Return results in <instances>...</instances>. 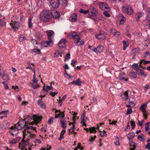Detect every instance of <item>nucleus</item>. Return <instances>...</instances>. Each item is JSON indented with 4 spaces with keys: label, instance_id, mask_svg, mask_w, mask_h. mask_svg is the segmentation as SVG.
<instances>
[{
    "label": "nucleus",
    "instance_id": "obj_45",
    "mask_svg": "<svg viewBox=\"0 0 150 150\" xmlns=\"http://www.w3.org/2000/svg\"><path fill=\"white\" fill-rule=\"evenodd\" d=\"M32 20V18H30L29 19L28 21V27L30 28H31L33 27L32 24L31 23V21Z\"/></svg>",
    "mask_w": 150,
    "mask_h": 150
},
{
    "label": "nucleus",
    "instance_id": "obj_48",
    "mask_svg": "<svg viewBox=\"0 0 150 150\" xmlns=\"http://www.w3.org/2000/svg\"><path fill=\"white\" fill-rule=\"evenodd\" d=\"M132 110L131 108H128L127 110V112L126 113V115H128L131 113L132 112Z\"/></svg>",
    "mask_w": 150,
    "mask_h": 150
},
{
    "label": "nucleus",
    "instance_id": "obj_53",
    "mask_svg": "<svg viewBox=\"0 0 150 150\" xmlns=\"http://www.w3.org/2000/svg\"><path fill=\"white\" fill-rule=\"evenodd\" d=\"M54 119V118L53 117H51L48 120V123L49 124H50L51 123L53 122Z\"/></svg>",
    "mask_w": 150,
    "mask_h": 150
},
{
    "label": "nucleus",
    "instance_id": "obj_6",
    "mask_svg": "<svg viewBox=\"0 0 150 150\" xmlns=\"http://www.w3.org/2000/svg\"><path fill=\"white\" fill-rule=\"evenodd\" d=\"M97 11L93 7H91L88 10V15L90 16H94L96 15Z\"/></svg>",
    "mask_w": 150,
    "mask_h": 150
},
{
    "label": "nucleus",
    "instance_id": "obj_18",
    "mask_svg": "<svg viewBox=\"0 0 150 150\" xmlns=\"http://www.w3.org/2000/svg\"><path fill=\"white\" fill-rule=\"evenodd\" d=\"M20 139V138L19 137H17L16 138L13 139H12L10 140L9 142L10 143L12 144H14L16 143L17 141H18Z\"/></svg>",
    "mask_w": 150,
    "mask_h": 150
},
{
    "label": "nucleus",
    "instance_id": "obj_38",
    "mask_svg": "<svg viewBox=\"0 0 150 150\" xmlns=\"http://www.w3.org/2000/svg\"><path fill=\"white\" fill-rule=\"evenodd\" d=\"M135 143L132 142V144H130V146L131 147H132V148H131L130 150H135L136 147L134 145Z\"/></svg>",
    "mask_w": 150,
    "mask_h": 150
},
{
    "label": "nucleus",
    "instance_id": "obj_46",
    "mask_svg": "<svg viewBox=\"0 0 150 150\" xmlns=\"http://www.w3.org/2000/svg\"><path fill=\"white\" fill-rule=\"evenodd\" d=\"M124 98L126 100H127L128 98V93L127 91H125L124 93Z\"/></svg>",
    "mask_w": 150,
    "mask_h": 150
},
{
    "label": "nucleus",
    "instance_id": "obj_55",
    "mask_svg": "<svg viewBox=\"0 0 150 150\" xmlns=\"http://www.w3.org/2000/svg\"><path fill=\"white\" fill-rule=\"evenodd\" d=\"M58 93L57 92H50V94L53 96H54L55 95Z\"/></svg>",
    "mask_w": 150,
    "mask_h": 150
},
{
    "label": "nucleus",
    "instance_id": "obj_7",
    "mask_svg": "<svg viewBox=\"0 0 150 150\" xmlns=\"http://www.w3.org/2000/svg\"><path fill=\"white\" fill-rule=\"evenodd\" d=\"M11 130L9 131V133L10 134L13 136H16L18 134V130L17 128L12 127L10 128Z\"/></svg>",
    "mask_w": 150,
    "mask_h": 150
},
{
    "label": "nucleus",
    "instance_id": "obj_10",
    "mask_svg": "<svg viewBox=\"0 0 150 150\" xmlns=\"http://www.w3.org/2000/svg\"><path fill=\"white\" fill-rule=\"evenodd\" d=\"M67 41L66 39L62 38L61 39L58 44L59 47L61 48H62L64 47L65 46V43Z\"/></svg>",
    "mask_w": 150,
    "mask_h": 150
},
{
    "label": "nucleus",
    "instance_id": "obj_47",
    "mask_svg": "<svg viewBox=\"0 0 150 150\" xmlns=\"http://www.w3.org/2000/svg\"><path fill=\"white\" fill-rule=\"evenodd\" d=\"M6 23L5 21L2 19L0 20V25L1 26H4L5 25Z\"/></svg>",
    "mask_w": 150,
    "mask_h": 150
},
{
    "label": "nucleus",
    "instance_id": "obj_2",
    "mask_svg": "<svg viewBox=\"0 0 150 150\" xmlns=\"http://www.w3.org/2000/svg\"><path fill=\"white\" fill-rule=\"evenodd\" d=\"M52 14L49 10H44L41 13V21L44 22H49L51 19Z\"/></svg>",
    "mask_w": 150,
    "mask_h": 150
},
{
    "label": "nucleus",
    "instance_id": "obj_5",
    "mask_svg": "<svg viewBox=\"0 0 150 150\" xmlns=\"http://www.w3.org/2000/svg\"><path fill=\"white\" fill-rule=\"evenodd\" d=\"M50 5L54 8H57L60 5L59 0H49Z\"/></svg>",
    "mask_w": 150,
    "mask_h": 150
},
{
    "label": "nucleus",
    "instance_id": "obj_24",
    "mask_svg": "<svg viewBox=\"0 0 150 150\" xmlns=\"http://www.w3.org/2000/svg\"><path fill=\"white\" fill-rule=\"evenodd\" d=\"M98 53L103 52V47L101 45H99L97 47Z\"/></svg>",
    "mask_w": 150,
    "mask_h": 150
},
{
    "label": "nucleus",
    "instance_id": "obj_39",
    "mask_svg": "<svg viewBox=\"0 0 150 150\" xmlns=\"http://www.w3.org/2000/svg\"><path fill=\"white\" fill-rule=\"evenodd\" d=\"M132 69H138L139 68V66L137 64H134L132 65Z\"/></svg>",
    "mask_w": 150,
    "mask_h": 150
},
{
    "label": "nucleus",
    "instance_id": "obj_40",
    "mask_svg": "<svg viewBox=\"0 0 150 150\" xmlns=\"http://www.w3.org/2000/svg\"><path fill=\"white\" fill-rule=\"evenodd\" d=\"M100 132V135L102 137H103L105 136H106L107 134H105L106 132L104 130L103 132L101 131L100 130H99Z\"/></svg>",
    "mask_w": 150,
    "mask_h": 150
},
{
    "label": "nucleus",
    "instance_id": "obj_16",
    "mask_svg": "<svg viewBox=\"0 0 150 150\" xmlns=\"http://www.w3.org/2000/svg\"><path fill=\"white\" fill-rule=\"evenodd\" d=\"M25 124L24 125H22L21 123H20V122H18L15 125V128H17L18 130H21L22 127H25Z\"/></svg>",
    "mask_w": 150,
    "mask_h": 150
},
{
    "label": "nucleus",
    "instance_id": "obj_8",
    "mask_svg": "<svg viewBox=\"0 0 150 150\" xmlns=\"http://www.w3.org/2000/svg\"><path fill=\"white\" fill-rule=\"evenodd\" d=\"M10 25L15 31L17 30L18 29V27H20L19 23L16 21H12V23H10Z\"/></svg>",
    "mask_w": 150,
    "mask_h": 150
},
{
    "label": "nucleus",
    "instance_id": "obj_21",
    "mask_svg": "<svg viewBox=\"0 0 150 150\" xmlns=\"http://www.w3.org/2000/svg\"><path fill=\"white\" fill-rule=\"evenodd\" d=\"M111 33L112 34L114 35H120V33L117 31L115 29H112L111 30Z\"/></svg>",
    "mask_w": 150,
    "mask_h": 150
},
{
    "label": "nucleus",
    "instance_id": "obj_27",
    "mask_svg": "<svg viewBox=\"0 0 150 150\" xmlns=\"http://www.w3.org/2000/svg\"><path fill=\"white\" fill-rule=\"evenodd\" d=\"M136 72L137 74L140 75V74H141V76L144 75V74L143 70L139 69V68L137 69Z\"/></svg>",
    "mask_w": 150,
    "mask_h": 150
},
{
    "label": "nucleus",
    "instance_id": "obj_20",
    "mask_svg": "<svg viewBox=\"0 0 150 150\" xmlns=\"http://www.w3.org/2000/svg\"><path fill=\"white\" fill-rule=\"evenodd\" d=\"M52 16L56 19H58L60 18V14L58 11H56L53 14H52Z\"/></svg>",
    "mask_w": 150,
    "mask_h": 150
},
{
    "label": "nucleus",
    "instance_id": "obj_11",
    "mask_svg": "<svg viewBox=\"0 0 150 150\" xmlns=\"http://www.w3.org/2000/svg\"><path fill=\"white\" fill-rule=\"evenodd\" d=\"M96 37L98 40H103L105 38V36L104 33H100L98 35H95Z\"/></svg>",
    "mask_w": 150,
    "mask_h": 150
},
{
    "label": "nucleus",
    "instance_id": "obj_26",
    "mask_svg": "<svg viewBox=\"0 0 150 150\" xmlns=\"http://www.w3.org/2000/svg\"><path fill=\"white\" fill-rule=\"evenodd\" d=\"M129 75L130 77L133 79H135L137 77V75L135 72L132 71L129 72Z\"/></svg>",
    "mask_w": 150,
    "mask_h": 150
},
{
    "label": "nucleus",
    "instance_id": "obj_60",
    "mask_svg": "<svg viewBox=\"0 0 150 150\" xmlns=\"http://www.w3.org/2000/svg\"><path fill=\"white\" fill-rule=\"evenodd\" d=\"M139 48H137L136 49V50H134V53L135 52H136V53L135 54H134V55H136L137 54L139 53Z\"/></svg>",
    "mask_w": 150,
    "mask_h": 150
},
{
    "label": "nucleus",
    "instance_id": "obj_1",
    "mask_svg": "<svg viewBox=\"0 0 150 150\" xmlns=\"http://www.w3.org/2000/svg\"><path fill=\"white\" fill-rule=\"evenodd\" d=\"M80 35L79 33L76 32L71 33L68 35V37L69 38H74L75 44L79 46L84 44V41L80 39Z\"/></svg>",
    "mask_w": 150,
    "mask_h": 150
},
{
    "label": "nucleus",
    "instance_id": "obj_29",
    "mask_svg": "<svg viewBox=\"0 0 150 150\" xmlns=\"http://www.w3.org/2000/svg\"><path fill=\"white\" fill-rule=\"evenodd\" d=\"M145 137V135L143 134H141L140 135L138 136L137 137V138L139 139L140 140L144 141V137Z\"/></svg>",
    "mask_w": 150,
    "mask_h": 150
},
{
    "label": "nucleus",
    "instance_id": "obj_41",
    "mask_svg": "<svg viewBox=\"0 0 150 150\" xmlns=\"http://www.w3.org/2000/svg\"><path fill=\"white\" fill-rule=\"evenodd\" d=\"M3 125L5 127H7L9 125V123L6 120L4 121L3 123Z\"/></svg>",
    "mask_w": 150,
    "mask_h": 150
},
{
    "label": "nucleus",
    "instance_id": "obj_35",
    "mask_svg": "<svg viewBox=\"0 0 150 150\" xmlns=\"http://www.w3.org/2000/svg\"><path fill=\"white\" fill-rule=\"evenodd\" d=\"M59 54V55H62L63 54H64V52L63 51H56L55 53L54 56L55 57H59V55H57V54Z\"/></svg>",
    "mask_w": 150,
    "mask_h": 150
},
{
    "label": "nucleus",
    "instance_id": "obj_36",
    "mask_svg": "<svg viewBox=\"0 0 150 150\" xmlns=\"http://www.w3.org/2000/svg\"><path fill=\"white\" fill-rule=\"evenodd\" d=\"M141 112H143V116L144 117L145 119H146V117H147L148 114V112L146 111V109L143 110H142Z\"/></svg>",
    "mask_w": 150,
    "mask_h": 150
},
{
    "label": "nucleus",
    "instance_id": "obj_58",
    "mask_svg": "<svg viewBox=\"0 0 150 150\" xmlns=\"http://www.w3.org/2000/svg\"><path fill=\"white\" fill-rule=\"evenodd\" d=\"M147 11L148 14H147V18L150 19V8H148Z\"/></svg>",
    "mask_w": 150,
    "mask_h": 150
},
{
    "label": "nucleus",
    "instance_id": "obj_50",
    "mask_svg": "<svg viewBox=\"0 0 150 150\" xmlns=\"http://www.w3.org/2000/svg\"><path fill=\"white\" fill-rule=\"evenodd\" d=\"M70 54L69 53H68L66 55V56L65 57V59L64 60L66 61L67 59L70 58Z\"/></svg>",
    "mask_w": 150,
    "mask_h": 150
},
{
    "label": "nucleus",
    "instance_id": "obj_57",
    "mask_svg": "<svg viewBox=\"0 0 150 150\" xmlns=\"http://www.w3.org/2000/svg\"><path fill=\"white\" fill-rule=\"evenodd\" d=\"M96 137V135L94 136V137H91L89 141L90 142H92L93 141Z\"/></svg>",
    "mask_w": 150,
    "mask_h": 150
},
{
    "label": "nucleus",
    "instance_id": "obj_33",
    "mask_svg": "<svg viewBox=\"0 0 150 150\" xmlns=\"http://www.w3.org/2000/svg\"><path fill=\"white\" fill-rule=\"evenodd\" d=\"M143 15V14L141 13H139L137 14L136 16L137 21H139L140 18Z\"/></svg>",
    "mask_w": 150,
    "mask_h": 150
},
{
    "label": "nucleus",
    "instance_id": "obj_17",
    "mask_svg": "<svg viewBox=\"0 0 150 150\" xmlns=\"http://www.w3.org/2000/svg\"><path fill=\"white\" fill-rule=\"evenodd\" d=\"M71 17V20L72 22H75L77 21V15L76 13H74L72 14Z\"/></svg>",
    "mask_w": 150,
    "mask_h": 150
},
{
    "label": "nucleus",
    "instance_id": "obj_62",
    "mask_svg": "<svg viewBox=\"0 0 150 150\" xmlns=\"http://www.w3.org/2000/svg\"><path fill=\"white\" fill-rule=\"evenodd\" d=\"M77 62V61L76 60H73L71 61V64L73 66H74V65Z\"/></svg>",
    "mask_w": 150,
    "mask_h": 150
},
{
    "label": "nucleus",
    "instance_id": "obj_34",
    "mask_svg": "<svg viewBox=\"0 0 150 150\" xmlns=\"http://www.w3.org/2000/svg\"><path fill=\"white\" fill-rule=\"evenodd\" d=\"M2 79L5 81H8V78L7 75L6 74H2L1 76Z\"/></svg>",
    "mask_w": 150,
    "mask_h": 150
},
{
    "label": "nucleus",
    "instance_id": "obj_14",
    "mask_svg": "<svg viewBox=\"0 0 150 150\" xmlns=\"http://www.w3.org/2000/svg\"><path fill=\"white\" fill-rule=\"evenodd\" d=\"M47 33L48 39L49 40L51 39L53 37L54 32L52 30H49L46 31Z\"/></svg>",
    "mask_w": 150,
    "mask_h": 150
},
{
    "label": "nucleus",
    "instance_id": "obj_42",
    "mask_svg": "<svg viewBox=\"0 0 150 150\" xmlns=\"http://www.w3.org/2000/svg\"><path fill=\"white\" fill-rule=\"evenodd\" d=\"M79 11L81 13H83L85 14L88 13V10H84L82 9H80Z\"/></svg>",
    "mask_w": 150,
    "mask_h": 150
},
{
    "label": "nucleus",
    "instance_id": "obj_23",
    "mask_svg": "<svg viewBox=\"0 0 150 150\" xmlns=\"http://www.w3.org/2000/svg\"><path fill=\"white\" fill-rule=\"evenodd\" d=\"M143 57L144 58L147 59L150 58V53L149 52H145L143 54Z\"/></svg>",
    "mask_w": 150,
    "mask_h": 150
},
{
    "label": "nucleus",
    "instance_id": "obj_43",
    "mask_svg": "<svg viewBox=\"0 0 150 150\" xmlns=\"http://www.w3.org/2000/svg\"><path fill=\"white\" fill-rule=\"evenodd\" d=\"M33 51L37 54H40V50L39 49H34L33 50Z\"/></svg>",
    "mask_w": 150,
    "mask_h": 150
},
{
    "label": "nucleus",
    "instance_id": "obj_28",
    "mask_svg": "<svg viewBox=\"0 0 150 150\" xmlns=\"http://www.w3.org/2000/svg\"><path fill=\"white\" fill-rule=\"evenodd\" d=\"M47 43V47L51 46L53 44V40L52 39L49 40L45 41Z\"/></svg>",
    "mask_w": 150,
    "mask_h": 150
},
{
    "label": "nucleus",
    "instance_id": "obj_61",
    "mask_svg": "<svg viewBox=\"0 0 150 150\" xmlns=\"http://www.w3.org/2000/svg\"><path fill=\"white\" fill-rule=\"evenodd\" d=\"M12 88L14 89L16 91H19V88L18 86H12Z\"/></svg>",
    "mask_w": 150,
    "mask_h": 150
},
{
    "label": "nucleus",
    "instance_id": "obj_15",
    "mask_svg": "<svg viewBox=\"0 0 150 150\" xmlns=\"http://www.w3.org/2000/svg\"><path fill=\"white\" fill-rule=\"evenodd\" d=\"M33 120V117H32L28 115H27L25 117V119L24 120V121L26 120L25 122V125H26V124H28L29 122L31 120Z\"/></svg>",
    "mask_w": 150,
    "mask_h": 150
},
{
    "label": "nucleus",
    "instance_id": "obj_12",
    "mask_svg": "<svg viewBox=\"0 0 150 150\" xmlns=\"http://www.w3.org/2000/svg\"><path fill=\"white\" fill-rule=\"evenodd\" d=\"M42 118V117L35 115H33V120L34 121L35 123H37V124L41 120Z\"/></svg>",
    "mask_w": 150,
    "mask_h": 150
},
{
    "label": "nucleus",
    "instance_id": "obj_44",
    "mask_svg": "<svg viewBox=\"0 0 150 150\" xmlns=\"http://www.w3.org/2000/svg\"><path fill=\"white\" fill-rule=\"evenodd\" d=\"M31 86L33 89H36L40 86V85L38 84L35 85L32 84Z\"/></svg>",
    "mask_w": 150,
    "mask_h": 150
},
{
    "label": "nucleus",
    "instance_id": "obj_22",
    "mask_svg": "<svg viewBox=\"0 0 150 150\" xmlns=\"http://www.w3.org/2000/svg\"><path fill=\"white\" fill-rule=\"evenodd\" d=\"M147 103H146L142 105L139 108V110L141 111H142L145 109L147 108Z\"/></svg>",
    "mask_w": 150,
    "mask_h": 150
},
{
    "label": "nucleus",
    "instance_id": "obj_9",
    "mask_svg": "<svg viewBox=\"0 0 150 150\" xmlns=\"http://www.w3.org/2000/svg\"><path fill=\"white\" fill-rule=\"evenodd\" d=\"M55 118H56L58 117L60 118H63L64 117V112H61L59 110H57L55 109Z\"/></svg>",
    "mask_w": 150,
    "mask_h": 150
},
{
    "label": "nucleus",
    "instance_id": "obj_54",
    "mask_svg": "<svg viewBox=\"0 0 150 150\" xmlns=\"http://www.w3.org/2000/svg\"><path fill=\"white\" fill-rule=\"evenodd\" d=\"M131 125L132 127V129H134L135 126V123L134 121H132L131 122Z\"/></svg>",
    "mask_w": 150,
    "mask_h": 150
},
{
    "label": "nucleus",
    "instance_id": "obj_56",
    "mask_svg": "<svg viewBox=\"0 0 150 150\" xmlns=\"http://www.w3.org/2000/svg\"><path fill=\"white\" fill-rule=\"evenodd\" d=\"M125 21V18L124 17H123L120 21V23L121 24H123Z\"/></svg>",
    "mask_w": 150,
    "mask_h": 150
},
{
    "label": "nucleus",
    "instance_id": "obj_31",
    "mask_svg": "<svg viewBox=\"0 0 150 150\" xmlns=\"http://www.w3.org/2000/svg\"><path fill=\"white\" fill-rule=\"evenodd\" d=\"M25 131H26V130H28L29 129H31L34 131H35V128L32 126L28 127V124H26V125H25Z\"/></svg>",
    "mask_w": 150,
    "mask_h": 150
},
{
    "label": "nucleus",
    "instance_id": "obj_59",
    "mask_svg": "<svg viewBox=\"0 0 150 150\" xmlns=\"http://www.w3.org/2000/svg\"><path fill=\"white\" fill-rule=\"evenodd\" d=\"M104 12V15L105 16L107 17H109L110 16V15L107 12L108 11H103Z\"/></svg>",
    "mask_w": 150,
    "mask_h": 150
},
{
    "label": "nucleus",
    "instance_id": "obj_52",
    "mask_svg": "<svg viewBox=\"0 0 150 150\" xmlns=\"http://www.w3.org/2000/svg\"><path fill=\"white\" fill-rule=\"evenodd\" d=\"M41 44L42 46L45 47H47V44L45 42V41H42L41 42Z\"/></svg>",
    "mask_w": 150,
    "mask_h": 150
},
{
    "label": "nucleus",
    "instance_id": "obj_30",
    "mask_svg": "<svg viewBox=\"0 0 150 150\" xmlns=\"http://www.w3.org/2000/svg\"><path fill=\"white\" fill-rule=\"evenodd\" d=\"M23 138L25 137V136L27 135H28V134H29L30 132L29 130H26V131H25V129L24 131H23Z\"/></svg>",
    "mask_w": 150,
    "mask_h": 150
},
{
    "label": "nucleus",
    "instance_id": "obj_63",
    "mask_svg": "<svg viewBox=\"0 0 150 150\" xmlns=\"http://www.w3.org/2000/svg\"><path fill=\"white\" fill-rule=\"evenodd\" d=\"M25 37L24 36L22 35L20 37L19 40L20 42H22L23 40L25 39Z\"/></svg>",
    "mask_w": 150,
    "mask_h": 150
},
{
    "label": "nucleus",
    "instance_id": "obj_25",
    "mask_svg": "<svg viewBox=\"0 0 150 150\" xmlns=\"http://www.w3.org/2000/svg\"><path fill=\"white\" fill-rule=\"evenodd\" d=\"M143 63L144 64H146L148 63H150V61H145L144 60H142L139 64V66L142 68H143V66L142 65V64Z\"/></svg>",
    "mask_w": 150,
    "mask_h": 150
},
{
    "label": "nucleus",
    "instance_id": "obj_13",
    "mask_svg": "<svg viewBox=\"0 0 150 150\" xmlns=\"http://www.w3.org/2000/svg\"><path fill=\"white\" fill-rule=\"evenodd\" d=\"M82 83V81L80 79L78 78L76 80H74L72 82L69 83V84H74L77 86H80L81 85Z\"/></svg>",
    "mask_w": 150,
    "mask_h": 150
},
{
    "label": "nucleus",
    "instance_id": "obj_37",
    "mask_svg": "<svg viewBox=\"0 0 150 150\" xmlns=\"http://www.w3.org/2000/svg\"><path fill=\"white\" fill-rule=\"evenodd\" d=\"M60 122L62 123V127L64 128V129H65L66 127V124L65 121L64 120H60Z\"/></svg>",
    "mask_w": 150,
    "mask_h": 150
},
{
    "label": "nucleus",
    "instance_id": "obj_3",
    "mask_svg": "<svg viewBox=\"0 0 150 150\" xmlns=\"http://www.w3.org/2000/svg\"><path fill=\"white\" fill-rule=\"evenodd\" d=\"M122 11L125 13H127L129 15H131L133 13L132 9L129 5L125 4L122 8Z\"/></svg>",
    "mask_w": 150,
    "mask_h": 150
},
{
    "label": "nucleus",
    "instance_id": "obj_19",
    "mask_svg": "<svg viewBox=\"0 0 150 150\" xmlns=\"http://www.w3.org/2000/svg\"><path fill=\"white\" fill-rule=\"evenodd\" d=\"M45 86H44L43 87V90L44 91V92L46 91L47 92V93L48 91V90H52V91L53 90L52 87V85H50V86H47L45 90Z\"/></svg>",
    "mask_w": 150,
    "mask_h": 150
},
{
    "label": "nucleus",
    "instance_id": "obj_32",
    "mask_svg": "<svg viewBox=\"0 0 150 150\" xmlns=\"http://www.w3.org/2000/svg\"><path fill=\"white\" fill-rule=\"evenodd\" d=\"M96 128L93 127H90L89 128V131L91 133H95L96 131Z\"/></svg>",
    "mask_w": 150,
    "mask_h": 150
},
{
    "label": "nucleus",
    "instance_id": "obj_64",
    "mask_svg": "<svg viewBox=\"0 0 150 150\" xmlns=\"http://www.w3.org/2000/svg\"><path fill=\"white\" fill-rule=\"evenodd\" d=\"M31 42L33 44H37L38 43L36 40L35 39H32L31 40Z\"/></svg>",
    "mask_w": 150,
    "mask_h": 150
},
{
    "label": "nucleus",
    "instance_id": "obj_51",
    "mask_svg": "<svg viewBox=\"0 0 150 150\" xmlns=\"http://www.w3.org/2000/svg\"><path fill=\"white\" fill-rule=\"evenodd\" d=\"M87 118L86 116H82L81 117V122H86Z\"/></svg>",
    "mask_w": 150,
    "mask_h": 150
},
{
    "label": "nucleus",
    "instance_id": "obj_4",
    "mask_svg": "<svg viewBox=\"0 0 150 150\" xmlns=\"http://www.w3.org/2000/svg\"><path fill=\"white\" fill-rule=\"evenodd\" d=\"M99 7L103 11H109L110 8L105 2H101L99 4Z\"/></svg>",
    "mask_w": 150,
    "mask_h": 150
},
{
    "label": "nucleus",
    "instance_id": "obj_49",
    "mask_svg": "<svg viewBox=\"0 0 150 150\" xmlns=\"http://www.w3.org/2000/svg\"><path fill=\"white\" fill-rule=\"evenodd\" d=\"M21 141L25 145H27L29 144L28 141H24V138L22 139Z\"/></svg>",
    "mask_w": 150,
    "mask_h": 150
}]
</instances>
